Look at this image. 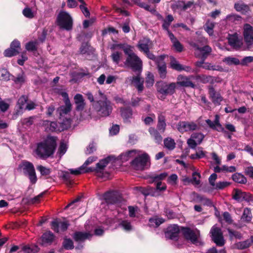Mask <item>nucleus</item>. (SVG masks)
<instances>
[{"label": "nucleus", "mask_w": 253, "mask_h": 253, "mask_svg": "<svg viewBox=\"0 0 253 253\" xmlns=\"http://www.w3.org/2000/svg\"><path fill=\"white\" fill-rule=\"evenodd\" d=\"M37 169L40 172L41 175L43 176L48 175L51 172L50 169L41 165L38 166Z\"/></svg>", "instance_id": "obj_53"}, {"label": "nucleus", "mask_w": 253, "mask_h": 253, "mask_svg": "<svg viewBox=\"0 0 253 253\" xmlns=\"http://www.w3.org/2000/svg\"><path fill=\"white\" fill-rule=\"evenodd\" d=\"M100 99L97 100L94 106L99 114L102 117L108 116L112 111L110 102L107 100L105 96L101 92H99Z\"/></svg>", "instance_id": "obj_6"}, {"label": "nucleus", "mask_w": 253, "mask_h": 253, "mask_svg": "<svg viewBox=\"0 0 253 253\" xmlns=\"http://www.w3.org/2000/svg\"><path fill=\"white\" fill-rule=\"evenodd\" d=\"M241 17L236 14H232L226 16V19L229 23L235 22L241 20Z\"/></svg>", "instance_id": "obj_55"}, {"label": "nucleus", "mask_w": 253, "mask_h": 253, "mask_svg": "<svg viewBox=\"0 0 253 253\" xmlns=\"http://www.w3.org/2000/svg\"><path fill=\"white\" fill-rule=\"evenodd\" d=\"M71 110V103L65 104V105L61 106L59 107L57 111L59 114L60 119L64 116L65 115L68 114Z\"/></svg>", "instance_id": "obj_32"}, {"label": "nucleus", "mask_w": 253, "mask_h": 253, "mask_svg": "<svg viewBox=\"0 0 253 253\" xmlns=\"http://www.w3.org/2000/svg\"><path fill=\"white\" fill-rule=\"evenodd\" d=\"M208 42L207 40L204 37H201L198 41L197 43L194 42H191L190 44L195 48L196 51L195 54L197 56L201 57L202 59L205 60L210 53L211 52V47L207 45H205L203 47H200V45L206 44Z\"/></svg>", "instance_id": "obj_3"}, {"label": "nucleus", "mask_w": 253, "mask_h": 253, "mask_svg": "<svg viewBox=\"0 0 253 253\" xmlns=\"http://www.w3.org/2000/svg\"><path fill=\"white\" fill-rule=\"evenodd\" d=\"M182 233L185 238L187 240L190 241L192 244L196 246L201 244V242L198 239V232L196 233L189 228H183Z\"/></svg>", "instance_id": "obj_11"}, {"label": "nucleus", "mask_w": 253, "mask_h": 253, "mask_svg": "<svg viewBox=\"0 0 253 253\" xmlns=\"http://www.w3.org/2000/svg\"><path fill=\"white\" fill-rule=\"evenodd\" d=\"M192 79H195V76L191 75L187 77L181 75H178L177 77L176 85H179L183 87L195 88L196 85L191 81Z\"/></svg>", "instance_id": "obj_14"}, {"label": "nucleus", "mask_w": 253, "mask_h": 253, "mask_svg": "<svg viewBox=\"0 0 253 253\" xmlns=\"http://www.w3.org/2000/svg\"><path fill=\"white\" fill-rule=\"evenodd\" d=\"M233 180L237 183L245 184L247 182L246 178L240 173H236L232 175Z\"/></svg>", "instance_id": "obj_43"}, {"label": "nucleus", "mask_w": 253, "mask_h": 253, "mask_svg": "<svg viewBox=\"0 0 253 253\" xmlns=\"http://www.w3.org/2000/svg\"><path fill=\"white\" fill-rule=\"evenodd\" d=\"M68 226L69 223L67 221L59 222L57 220H55L51 222V229L56 232L66 230L68 228Z\"/></svg>", "instance_id": "obj_28"}, {"label": "nucleus", "mask_w": 253, "mask_h": 253, "mask_svg": "<svg viewBox=\"0 0 253 253\" xmlns=\"http://www.w3.org/2000/svg\"><path fill=\"white\" fill-rule=\"evenodd\" d=\"M122 56V53L121 52L114 51L111 55L113 61L116 64H118L120 61Z\"/></svg>", "instance_id": "obj_48"}, {"label": "nucleus", "mask_w": 253, "mask_h": 253, "mask_svg": "<svg viewBox=\"0 0 253 253\" xmlns=\"http://www.w3.org/2000/svg\"><path fill=\"white\" fill-rule=\"evenodd\" d=\"M223 62L228 66L238 65L240 64V61L236 57L228 56L223 59Z\"/></svg>", "instance_id": "obj_38"}, {"label": "nucleus", "mask_w": 253, "mask_h": 253, "mask_svg": "<svg viewBox=\"0 0 253 253\" xmlns=\"http://www.w3.org/2000/svg\"><path fill=\"white\" fill-rule=\"evenodd\" d=\"M119 227L126 232H130L133 230V226L131 222L127 219H124L120 222Z\"/></svg>", "instance_id": "obj_33"}, {"label": "nucleus", "mask_w": 253, "mask_h": 253, "mask_svg": "<svg viewBox=\"0 0 253 253\" xmlns=\"http://www.w3.org/2000/svg\"><path fill=\"white\" fill-rule=\"evenodd\" d=\"M164 219L162 218H151L149 220V225L151 227H157L164 222Z\"/></svg>", "instance_id": "obj_41"}, {"label": "nucleus", "mask_w": 253, "mask_h": 253, "mask_svg": "<svg viewBox=\"0 0 253 253\" xmlns=\"http://www.w3.org/2000/svg\"><path fill=\"white\" fill-rule=\"evenodd\" d=\"M134 2L137 4L139 6L144 8L145 10L151 12L152 13L156 12V11L154 7H151L149 4L141 2L140 0H133Z\"/></svg>", "instance_id": "obj_40"}, {"label": "nucleus", "mask_w": 253, "mask_h": 253, "mask_svg": "<svg viewBox=\"0 0 253 253\" xmlns=\"http://www.w3.org/2000/svg\"><path fill=\"white\" fill-rule=\"evenodd\" d=\"M57 25L61 28L66 30H70L72 28L73 20L69 14L65 11H61L57 18Z\"/></svg>", "instance_id": "obj_9"}, {"label": "nucleus", "mask_w": 253, "mask_h": 253, "mask_svg": "<svg viewBox=\"0 0 253 253\" xmlns=\"http://www.w3.org/2000/svg\"><path fill=\"white\" fill-rule=\"evenodd\" d=\"M234 8L237 11L243 14L247 13L250 10L249 6L242 2L236 3L234 5Z\"/></svg>", "instance_id": "obj_37"}, {"label": "nucleus", "mask_w": 253, "mask_h": 253, "mask_svg": "<svg viewBox=\"0 0 253 253\" xmlns=\"http://www.w3.org/2000/svg\"><path fill=\"white\" fill-rule=\"evenodd\" d=\"M243 36L247 45L253 44V27L249 24H245L244 25Z\"/></svg>", "instance_id": "obj_15"}, {"label": "nucleus", "mask_w": 253, "mask_h": 253, "mask_svg": "<svg viewBox=\"0 0 253 253\" xmlns=\"http://www.w3.org/2000/svg\"><path fill=\"white\" fill-rule=\"evenodd\" d=\"M252 218V215L251 210L248 208H245L241 217V220L243 221L249 222L251 220Z\"/></svg>", "instance_id": "obj_44"}, {"label": "nucleus", "mask_w": 253, "mask_h": 253, "mask_svg": "<svg viewBox=\"0 0 253 253\" xmlns=\"http://www.w3.org/2000/svg\"><path fill=\"white\" fill-rule=\"evenodd\" d=\"M164 142L165 147L169 150H173L175 147L174 140L171 138L168 137L165 139Z\"/></svg>", "instance_id": "obj_46"}, {"label": "nucleus", "mask_w": 253, "mask_h": 253, "mask_svg": "<svg viewBox=\"0 0 253 253\" xmlns=\"http://www.w3.org/2000/svg\"><path fill=\"white\" fill-rule=\"evenodd\" d=\"M250 245V242L246 240L243 242H240L236 244L237 247L239 249H245L248 248Z\"/></svg>", "instance_id": "obj_62"}, {"label": "nucleus", "mask_w": 253, "mask_h": 253, "mask_svg": "<svg viewBox=\"0 0 253 253\" xmlns=\"http://www.w3.org/2000/svg\"><path fill=\"white\" fill-rule=\"evenodd\" d=\"M197 128V125L194 122H180L177 125V129L181 132L195 130Z\"/></svg>", "instance_id": "obj_20"}, {"label": "nucleus", "mask_w": 253, "mask_h": 253, "mask_svg": "<svg viewBox=\"0 0 253 253\" xmlns=\"http://www.w3.org/2000/svg\"><path fill=\"white\" fill-rule=\"evenodd\" d=\"M208 90L209 97L213 103L216 105H219L223 100L220 93L216 91L211 85L208 86Z\"/></svg>", "instance_id": "obj_21"}, {"label": "nucleus", "mask_w": 253, "mask_h": 253, "mask_svg": "<svg viewBox=\"0 0 253 253\" xmlns=\"http://www.w3.org/2000/svg\"><path fill=\"white\" fill-rule=\"evenodd\" d=\"M166 123L165 117L162 114H160L158 116V122L157 125V129L161 132H164L166 129Z\"/></svg>", "instance_id": "obj_36"}, {"label": "nucleus", "mask_w": 253, "mask_h": 253, "mask_svg": "<svg viewBox=\"0 0 253 253\" xmlns=\"http://www.w3.org/2000/svg\"><path fill=\"white\" fill-rule=\"evenodd\" d=\"M171 67L178 71H184L188 73H194V70L188 66H185L180 64L174 58L171 57L170 61Z\"/></svg>", "instance_id": "obj_22"}, {"label": "nucleus", "mask_w": 253, "mask_h": 253, "mask_svg": "<svg viewBox=\"0 0 253 253\" xmlns=\"http://www.w3.org/2000/svg\"><path fill=\"white\" fill-rule=\"evenodd\" d=\"M124 49L125 53L128 55L126 61V64L130 66L134 71L140 72L142 68V62L141 59L130 48Z\"/></svg>", "instance_id": "obj_4"}, {"label": "nucleus", "mask_w": 253, "mask_h": 253, "mask_svg": "<svg viewBox=\"0 0 253 253\" xmlns=\"http://www.w3.org/2000/svg\"><path fill=\"white\" fill-rule=\"evenodd\" d=\"M157 91L162 95H171L175 92L176 88L175 83L168 84L164 82H159L157 83Z\"/></svg>", "instance_id": "obj_10"}, {"label": "nucleus", "mask_w": 253, "mask_h": 253, "mask_svg": "<svg viewBox=\"0 0 253 253\" xmlns=\"http://www.w3.org/2000/svg\"><path fill=\"white\" fill-rule=\"evenodd\" d=\"M228 41L229 44L236 49L240 48L243 44L242 39L239 38L237 33L229 34L228 37Z\"/></svg>", "instance_id": "obj_18"}, {"label": "nucleus", "mask_w": 253, "mask_h": 253, "mask_svg": "<svg viewBox=\"0 0 253 253\" xmlns=\"http://www.w3.org/2000/svg\"><path fill=\"white\" fill-rule=\"evenodd\" d=\"M56 141L55 137L47 136L44 140L38 144L36 150L37 155L42 159L50 157L54 153L55 150Z\"/></svg>", "instance_id": "obj_1"}, {"label": "nucleus", "mask_w": 253, "mask_h": 253, "mask_svg": "<svg viewBox=\"0 0 253 253\" xmlns=\"http://www.w3.org/2000/svg\"><path fill=\"white\" fill-rule=\"evenodd\" d=\"M229 184L230 183L227 181H219L215 184L212 189L215 190H221L228 186Z\"/></svg>", "instance_id": "obj_52"}, {"label": "nucleus", "mask_w": 253, "mask_h": 253, "mask_svg": "<svg viewBox=\"0 0 253 253\" xmlns=\"http://www.w3.org/2000/svg\"><path fill=\"white\" fill-rule=\"evenodd\" d=\"M149 132L152 137L154 138L156 143H160L162 142V137L158 131L153 127L149 129Z\"/></svg>", "instance_id": "obj_39"}, {"label": "nucleus", "mask_w": 253, "mask_h": 253, "mask_svg": "<svg viewBox=\"0 0 253 253\" xmlns=\"http://www.w3.org/2000/svg\"><path fill=\"white\" fill-rule=\"evenodd\" d=\"M103 199L108 204L118 205L121 200V197L117 191H109L103 196Z\"/></svg>", "instance_id": "obj_12"}, {"label": "nucleus", "mask_w": 253, "mask_h": 253, "mask_svg": "<svg viewBox=\"0 0 253 253\" xmlns=\"http://www.w3.org/2000/svg\"><path fill=\"white\" fill-rule=\"evenodd\" d=\"M151 44V41L146 38L140 40L138 44L139 49L144 53L148 52L149 50V46Z\"/></svg>", "instance_id": "obj_30"}, {"label": "nucleus", "mask_w": 253, "mask_h": 253, "mask_svg": "<svg viewBox=\"0 0 253 253\" xmlns=\"http://www.w3.org/2000/svg\"><path fill=\"white\" fill-rule=\"evenodd\" d=\"M34 119V117L24 118L21 120L20 123L24 127L27 128L31 126L33 124Z\"/></svg>", "instance_id": "obj_50"}, {"label": "nucleus", "mask_w": 253, "mask_h": 253, "mask_svg": "<svg viewBox=\"0 0 253 253\" xmlns=\"http://www.w3.org/2000/svg\"><path fill=\"white\" fill-rule=\"evenodd\" d=\"M19 168L23 171L24 174L27 176L30 182L35 184L37 181L36 171L33 164L27 161H23L19 166Z\"/></svg>", "instance_id": "obj_7"}, {"label": "nucleus", "mask_w": 253, "mask_h": 253, "mask_svg": "<svg viewBox=\"0 0 253 253\" xmlns=\"http://www.w3.org/2000/svg\"><path fill=\"white\" fill-rule=\"evenodd\" d=\"M136 153L137 150H132L121 154L118 158H115L114 156H109L105 159L101 160L97 163L96 170L98 171H101L109 163L111 164L116 163L118 165H121V163L129 160L131 158L134 157L136 156Z\"/></svg>", "instance_id": "obj_2"}, {"label": "nucleus", "mask_w": 253, "mask_h": 253, "mask_svg": "<svg viewBox=\"0 0 253 253\" xmlns=\"http://www.w3.org/2000/svg\"><path fill=\"white\" fill-rule=\"evenodd\" d=\"M202 68L209 70H213V71H221L222 70V68L219 66H216L211 65L209 63H204V65L202 66Z\"/></svg>", "instance_id": "obj_49"}, {"label": "nucleus", "mask_w": 253, "mask_h": 253, "mask_svg": "<svg viewBox=\"0 0 253 253\" xmlns=\"http://www.w3.org/2000/svg\"><path fill=\"white\" fill-rule=\"evenodd\" d=\"M0 79L1 80L7 81L9 79V73L5 69L0 71Z\"/></svg>", "instance_id": "obj_64"}, {"label": "nucleus", "mask_w": 253, "mask_h": 253, "mask_svg": "<svg viewBox=\"0 0 253 253\" xmlns=\"http://www.w3.org/2000/svg\"><path fill=\"white\" fill-rule=\"evenodd\" d=\"M27 100L28 98L25 95H23L19 98L17 101V106L20 110H22L25 108Z\"/></svg>", "instance_id": "obj_47"}, {"label": "nucleus", "mask_w": 253, "mask_h": 253, "mask_svg": "<svg viewBox=\"0 0 253 253\" xmlns=\"http://www.w3.org/2000/svg\"><path fill=\"white\" fill-rule=\"evenodd\" d=\"M233 198L239 202L245 201L248 202H253V196L251 194L239 189L234 190Z\"/></svg>", "instance_id": "obj_16"}, {"label": "nucleus", "mask_w": 253, "mask_h": 253, "mask_svg": "<svg viewBox=\"0 0 253 253\" xmlns=\"http://www.w3.org/2000/svg\"><path fill=\"white\" fill-rule=\"evenodd\" d=\"M168 176L167 172H163L159 174H155L152 176V178L154 181L165 179Z\"/></svg>", "instance_id": "obj_60"}, {"label": "nucleus", "mask_w": 253, "mask_h": 253, "mask_svg": "<svg viewBox=\"0 0 253 253\" xmlns=\"http://www.w3.org/2000/svg\"><path fill=\"white\" fill-rule=\"evenodd\" d=\"M140 151H137L136 156L131 161V165L136 170H142L148 169L150 165V158L148 154L144 153L140 154Z\"/></svg>", "instance_id": "obj_5"}, {"label": "nucleus", "mask_w": 253, "mask_h": 253, "mask_svg": "<svg viewBox=\"0 0 253 253\" xmlns=\"http://www.w3.org/2000/svg\"><path fill=\"white\" fill-rule=\"evenodd\" d=\"M173 20V17L170 14L167 16V18L166 19L164 20L163 28L164 29L167 31L168 35L169 32H170L169 30V27Z\"/></svg>", "instance_id": "obj_45"}, {"label": "nucleus", "mask_w": 253, "mask_h": 253, "mask_svg": "<svg viewBox=\"0 0 253 253\" xmlns=\"http://www.w3.org/2000/svg\"><path fill=\"white\" fill-rule=\"evenodd\" d=\"M26 80L25 76L24 73L19 74L14 80L15 84H23Z\"/></svg>", "instance_id": "obj_56"}, {"label": "nucleus", "mask_w": 253, "mask_h": 253, "mask_svg": "<svg viewBox=\"0 0 253 253\" xmlns=\"http://www.w3.org/2000/svg\"><path fill=\"white\" fill-rule=\"evenodd\" d=\"M204 138V135L201 133H194L191 137L188 139L187 144L192 149H195L198 144H200Z\"/></svg>", "instance_id": "obj_19"}, {"label": "nucleus", "mask_w": 253, "mask_h": 253, "mask_svg": "<svg viewBox=\"0 0 253 253\" xmlns=\"http://www.w3.org/2000/svg\"><path fill=\"white\" fill-rule=\"evenodd\" d=\"M20 50V43L17 40H14L10 44L9 48L6 49L4 55L6 57H11L18 54Z\"/></svg>", "instance_id": "obj_17"}, {"label": "nucleus", "mask_w": 253, "mask_h": 253, "mask_svg": "<svg viewBox=\"0 0 253 253\" xmlns=\"http://www.w3.org/2000/svg\"><path fill=\"white\" fill-rule=\"evenodd\" d=\"M96 159L97 158L95 157H90L86 160V161L81 167L77 169H70L69 171L70 173L72 174L79 175L85 172H88L89 171H92L95 170L96 172L98 173V175L100 176V174L102 173L104 168H103L101 170V171H98L96 170L97 167H96L95 169L92 168H87V166L91 164L93 162L95 161L96 160ZM97 165V164H96V165Z\"/></svg>", "instance_id": "obj_8"}, {"label": "nucleus", "mask_w": 253, "mask_h": 253, "mask_svg": "<svg viewBox=\"0 0 253 253\" xmlns=\"http://www.w3.org/2000/svg\"><path fill=\"white\" fill-rule=\"evenodd\" d=\"M63 246L66 249H72L74 248L73 241L69 239H65L63 242Z\"/></svg>", "instance_id": "obj_63"}, {"label": "nucleus", "mask_w": 253, "mask_h": 253, "mask_svg": "<svg viewBox=\"0 0 253 253\" xmlns=\"http://www.w3.org/2000/svg\"><path fill=\"white\" fill-rule=\"evenodd\" d=\"M154 83V76L150 72H148L146 77V84L147 87L152 86Z\"/></svg>", "instance_id": "obj_51"}, {"label": "nucleus", "mask_w": 253, "mask_h": 253, "mask_svg": "<svg viewBox=\"0 0 253 253\" xmlns=\"http://www.w3.org/2000/svg\"><path fill=\"white\" fill-rule=\"evenodd\" d=\"M184 2L179 1L177 3L173 4L171 6V8L174 11L183 10Z\"/></svg>", "instance_id": "obj_59"}, {"label": "nucleus", "mask_w": 253, "mask_h": 253, "mask_svg": "<svg viewBox=\"0 0 253 253\" xmlns=\"http://www.w3.org/2000/svg\"><path fill=\"white\" fill-rule=\"evenodd\" d=\"M82 4L80 5V8L85 17H89L90 15V12L88 10L87 8L85 6V3L84 0H78Z\"/></svg>", "instance_id": "obj_54"}, {"label": "nucleus", "mask_w": 253, "mask_h": 253, "mask_svg": "<svg viewBox=\"0 0 253 253\" xmlns=\"http://www.w3.org/2000/svg\"><path fill=\"white\" fill-rule=\"evenodd\" d=\"M131 84L135 86L139 92H141L144 89V79L140 74L136 76H133L129 78Z\"/></svg>", "instance_id": "obj_26"}, {"label": "nucleus", "mask_w": 253, "mask_h": 253, "mask_svg": "<svg viewBox=\"0 0 253 253\" xmlns=\"http://www.w3.org/2000/svg\"><path fill=\"white\" fill-rule=\"evenodd\" d=\"M54 238V235L51 232H46L42 236V244H50L53 241Z\"/></svg>", "instance_id": "obj_35"}, {"label": "nucleus", "mask_w": 253, "mask_h": 253, "mask_svg": "<svg viewBox=\"0 0 253 253\" xmlns=\"http://www.w3.org/2000/svg\"><path fill=\"white\" fill-rule=\"evenodd\" d=\"M23 14L27 18H32L34 16V13L31 8L26 7L23 10Z\"/></svg>", "instance_id": "obj_61"}, {"label": "nucleus", "mask_w": 253, "mask_h": 253, "mask_svg": "<svg viewBox=\"0 0 253 253\" xmlns=\"http://www.w3.org/2000/svg\"><path fill=\"white\" fill-rule=\"evenodd\" d=\"M169 37L175 50L178 52L182 51L183 48L182 45L171 32H169Z\"/></svg>", "instance_id": "obj_31"}, {"label": "nucleus", "mask_w": 253, "mask_h": 253, "mask_svg": "<svg viewBox=\"0 0 253 253\" xmlns=\"http://www.w3.org/2000/svg\"><path fill=\"white\" fill-rule=\"evenodd\" d=\"M210 233L212 240L217 246H222L224 244V240L220 228L214 225L211 228Z\"/></svg>", "instance_id": "obj_13"}, {"label": "nucleus", "mask_w": 253, "mask_h": 253, "mask_svg": "<svg viewBox=\"0 0 253 253\" xmlns=\"http://www.w3.org/2000/svg\"><path fill=\"white\" fill-rule=\"evenodd\" d=\"M128 209V214L130 217H135L136 216V214L138 211V208L137 207L129 206Z\"/></svg>", "instance_id": "obj_58"}, {"label": "nucleus", "mask_w": 253, "mask_h": 253, "mask_svg": "<svg viewBox=\"0 0 253 253\" xmlns=\"http://www.w3.org/2000/svg\"><path fill=\"white\" fill-rule=\"evenodd\" d=\"M75 103L76 104V110L82 111L84 109L85 103L83 96L81 94H77L74 96Z\"/></svg>", "instance_id": "obj_29"}, {"label": "nucleus", "mask_w": 253, "mask_h": 253, "mask_svg": "<svg viewBox=\"0 0 253 253\" xmlns=\"http://www.w3.org/2000/svg\"><path fill=\"white\" fill-rule=\"evenodd\" d=\"M71 120L70 119H66L63 120V122L61 123V128H58V124L56 122H52L50 123L49 130L51 131H61L67 129L71 126Z\"/></svg>", "instance_id": "obj_23"}, {"label": "nucleus", "mask_w": 253, "mask_h": 253, "mask_svg": "<svg viewBox=\"0 0 253 253\" xmlns=\"http://www.w3.org/2000/svg\"><path fill=\"white\" fill-rule=\"evenodd\" d=\"M195 79L200 81L203 84L210 83L211 84H213L215 83L220 82L219 79L217 78L205 75L196 76H195Z\"/></svg>", "instance_id": "obj_27"}, {"label": "nucleus", "mask_w": 253, "mask_h": 253, "mask_svg": "<svg viewBox=\"0 0 253 253\" xmlns=\"http://www.w3.org/2000/svg\"><path fill=\"white\" fill-rule=\"evenodd\" d=\"M26 49L28 51H34L37 49V42H29L26 45Z\"/></svg>", "instance_id": "obj_57"}, {"label": "nucleus", "mask_w": 253, "mask_h": 253, "mask_svg": "<svg viewBox=\"0 0 253 253\" xmlns=\"http://www.w3.org/2000/svg\"><path fill=\"white\" fill-rule=\"evenodd\" d=\"M179 232V227L176 225L169 226L167 232L165 233V236L167 238L176 240L178 239Z\"/></svg>", "instance_id": "obj_25"}, {"label": "nucleus", "mask_w": 253, "mask_h": 253, "mask_svg": "<svg viewBox=\"0 0 253 253\" xmlns=\"http://www.w3.org/2000/svg\"><path fill=\"white\" fill-rule=\"evenodd\" d=\"M132 115V112L130 108H124L121 110V116L125 122H128L129 119L131 118Z\"/></svg>", "instance_id": "obj_42"}, {"label": "nucleus", "mask_w": 253, "mask_h": 253, "mask_svg": "<svg viewBox=\"0 0 253 253\" xmlns=\"http://www.w3.org/2000/svg\"><path fill=\"white\" fill-rule=\"evenodd\" d=\"M91 236L92 235L89 233L78 232L74 234V239L76 241L81 242L89 239Z\"/></svg>", "instance_id": "obj_34"}, {"label": "nucleus", "mask_w": 253, "mask_h": 253, "mask_svg": "<svg viewBox=\"0 0 253 253\" xmlns=\"http://www.w3.org/2000/svg\"><path fill=\"white\" fill-rule=\"evenodd\" d=\"M165 57V55H161L156 59L159 73L162 79H165L167 75L166 65L164 61Z\"/></svg>", "instance_id": "obj_24"}]
</instances>
